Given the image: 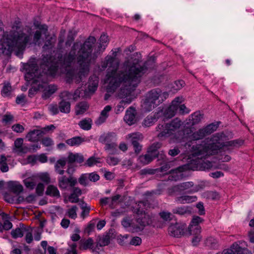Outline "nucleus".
Segmentation results:
<instances>
[{"label":"nucleus","mask_w":254,"mask_h":254,"mask_svg":"<svg viewBox=\"0 0 254 254\" xmlns=\"http://www.w3.org/2000/svg\"><path fill=\"white\" fill-rule=\"evenodd\" d=\"M101 66L102 70L108 67L105 80L108 84L107 92H113L118 87L122 86L118 97L122 100L115 108L116 113L120 114L124 111L125 106L133 100L131 92L136 87L140 77L146 71V67L135 64H131L129 62H126L124 64L125 71H118V64L115 62V58L111 56L106 57Z\"/></svg>","instance_id":"nucleus-1"},{"label":"nucleus","mask_w":254,"mask_h":254,"mask_svg":"<svg viewBox=\"0 0 254 254\" xmlns=\"http://www.w3.org/2000/svg\"><path fill=\"white\" fill-rule=\"evenodd\" d=\"M94 37H89L82 44L80 42L74 43L68 54H65L61 61L65 68L70 67L74 64L76 57L78 65L79 78L77 82H79L83 77L87 75L89 71L91 64L94 62L100 53L103 52L108 44V37L105 34L101 36L98 49L92 54V47L96 42Z\"/></svg>","instance_id":"nucleus-2"},{"label":"nucleus","mask_w":254,"mask_h":254,"mask_svg":"<svg viewBox=\"0 0 254 254\" xmlns=\"http://www.w3.org/2000/svg\"><path fill=\"white\" fill-rule=\"evenodd\" d=\"M62 58L63 59L64 57H62L60 59V63L54 61L53 57L48 55L45 56L43 55L42 59H37V64H40V66L38 77L39 80L38 89L43 92L42 97L45 100L49 98L58 89L56 85L48 84L47 75H55L58 72L59 64L61 66V72L65 73L68 77L71 79H74L76 82L79 83L76 81L79 78L78 73L75 74V71L70 68L71 66L65 68L61 61ZM81 81V80L79 82Z\"/></svg>","instance_id":"nucleus-3"},{"label":"nucleus","mask_w":254,"mask_h":254,"mask_svg":"<svg viewBox=\"0 0 254 254\" xmlns=\"http://www.w3.org/2000/svg\"><path fill=\"white\" fill-rule=\"evenodd\" d=\"M205 141L211 142L206 144L203 142L202 143L193 145L191 148L192 160L195 161V164H200V160L216 154L224 147H237L243 143L242 141L238 140L227 141V137L222 132L217 133L209 139H206Z\"/></svg>","instance_id":"nucleus-4"},{"label":"nucleus","mask_w":254,"mask_h":254,"mask_svg":"<svg viewBox=\"0 0 254 254\" xmlns=\"http://www.w3.org/2000/svg\"><path fill=\"white\" fill-rule=\"evenodd\" d=\"M31 39L30 34L25 33L22 30L12 31L7 36L6 41H0V50L7 49L10 52L15 51L16 55L20 57Z\"/></svg>","instance_id":"nucleus-5"},{"label":"nucleus","mask_w":254,"mask_h":254,"mask_svg":"<svg viewBox=\"0 0 254 254\" xmlns=\"http://www.w3.org/2000/svg\"><path fill=\"white\" fill-rule=\"evenodd\" d=\"M25 69V79L27 81H32V87L29 90V96H33L38 89L39 80L38 79L39 67L37 65V61L36 58H31L28 62L24 65Z\"/></svg>","instance_id":"nucleus-6"},{"label":"nucleus","mask_w":254,"mask_h":254,"mask_svg":"<svg viewBox=\"0 0 254 254\" xmlns=\"http://www.w3.org/2000/svg\"><path fill=\"white\" fill-rule=\"evenodd\" d=\"M138 208L136 210L138 216L135 219L136 222L134 227H132L130 230L131 233H137L142 231L144 227L150 225L152 220L150 216L145 213L144 209L148 206L147 201H140L138 204Z\"/></svg>","instance_id":"nucleus-7"},{"label":"nucleus","mask_w":254,"mask_h":254,"mask_svg":"<svg viewBox=\"0 0 254 254\" xmlns=\"http://www.w3.org/2000/svg\"><path fill=\"white\" fill-rule=\"evenodd\" d=\"M182 125L180 120L175 118L170 123L162 122L156 127V130L159 132L157 136L159 138L169 137L178 131Z\"/></svg>","instance_id":"nucleus-8"},{"label":"nucleus","mask_w":254,"mask_h":254,"mask_svg":"<svg viewBox=\"0 0 254 254\" xmlns=\"http://www.w3.org/2000/svg\"><path fill=\"white\" fill-rule=\"evenodd\" d=\"M161 146L159 142L153 143L148 149L146 154L140 155L138 158V161L142 165H145L150 163L155 158H159L160 154L157 149Z\"/></svg>","instance_id":"nucleus-9"},{"label":"nucleus","mask_w":254,"mask_h":254,"mask_svg":"<svg viewBox=\"0 0 254 254\" xmlns=\"http://www.w3.org/2000/svg\"><path fill=\"white\" fill-rule=\"evenodd\" d=\"M203 221V219L201 217L194 216L189 227V231L191 235H196L192 240V243L194 246L197 245L201 240L202 237L199 235L201 232V227L199 224L202 223Z\"/></svg>","instance_id":"nucleus-10"},{"label":"nucleus","mask_w":254,"mask_h":254,"mask_svg":"<svg viewBox=\"0 0 254 254\" xmlns=\"http://www.w3.org/2000/svg\"><path fill=\"white\" fill-rule=\"evenodd\" d=\"M218 127V125L212 123L204 127L200 128L193 132L190 136L192 140H198L215 131Z\"/></svg>","instance_id":"nucleus-11"},{"label":"nucleus","mask_w":254,"mask_h":254,"mask_svg":"<svg viewBox=\"0 0 254 254\" xmlns=\"http://www.w3.org/2000/svg\"><path fill=\"white\" fill-rule=\"evenodd\" d=\"M168 96L166 92H162L159 88L153 89L147 92L146 97L157 106L162 103Z\"/></svg>","instance_id":"nucleus-12"},{"label":"nucleus","mask_w":254,"mask_h":254,"mask_svg":"<svg viewBox=\"0 0 254 254\" xmlns=\"http://www.w3.org/2000/svg\"><path fill=\"white\" fill-rule=\"evenodd\" d=\"M193 187L194 183L192 182H183L170 189L168 193L170 195H173L174 192L176 191H185L189 193H193L194 192H191Z\"/></svg>","instance_id":"nucleus-13"},{"label":"nucleus","mask_w":254,"mask_h":254,"mask_svg":"<svg viewBox=\"0 0 254 254\" xmlns=\"http://www.w3.org/2000/svg\"><path fill=\"white\" fill-rule=\"evenodd\" d=\"M183 101V98L177 97L172 102L171 105L163 112V115L166 118H171L174 117L179 109V106Z\"/></svg>","instance_id":"nucleus-14"},{"label":"nucleus","mask_w":254,"mask_h":254,"mask_svg":"<svg viewBox=\"0 0 254 254\" xmlns=\"http://www.w3.org/2000/svg\"><path fill=\"white\" fill-rule=\"evenodd\" d=\"M186 227L187 225L185 224H171L168 228V233L171 236L180 237L184 234Z\"/></svg>","instance_id":"nucleus-15"},{"label":"nucleus","mask_w":254,"mask_h":254,"mask_svg":"<svg viewBox=\"0 0 254 254\" xmlns=\"http://www.w3.org/2000/svg\"><path fill=\"white\" fill-rule=\"evenodd\" d=\"M58 180L59 187L62 190H66L68 186L73 187L77 183L76 179L71 176L66 178L62 176L58 177Z\"/></svg>","instance_id":"nucleus-16"},{"label":"nucleus","mask_w":254,"mask_h":254,"mask_svg":"<svg viewBox=\"0 0 254 254\" xmlns=\"http://www.w3.org/2000/svg\"><path fill=\"white\" fill-rule=\"evenodd\" d=\"M188 167L187 165H183L177 169L172 170L170 172L169 179L172 181H177L182 179L184 177L183 171L187 170Z\"/></svg>","instance_id":"nucleus-17"},{"label":"nucleus","mask_w":254,"mask_h":254,"mask_svg":"<svg viewBox=\"0 0 254 254\" xmlns=\"http://www.w3.org/2000/svg\"><path fill=\"white\" fill-rule=\"evenodd\" d=\"M163 115V111L160 110L153 115L148 116L143 121L144 127H150L153 125Z\"/></svg>","instance_id":"nucleus-18"},{"label":"nucleus","mask_w":254,"mask_h":254,"mask_svg":"<svg viewBox=\"0 0 254 254\" xmlns=\"http://www.w3.org/2000/svg\"><path fill=\"white\" fill-rule=\"evenodd\" d=\"M44 132L40 129H34L29 131L26 136L28 141L31 142H37L42 137Z\"/></svg>","instance_id":"nucleus-19"},{"label":"nucleus","mask_w":254,"mask_h":254,"mask_svg":"<svg viewBox=\"0 0 254 254\" xmlns=\"http://www.w3.org/2000/svg\"><path fill=\"white\" fill-rule=\"evenodd\" d=\"M14 150L18 154L26 153L30 148L23 144V139L22 138H18L14 141Z\"/></svg>","instance_id":"nucleus-20"},{"label":"nucleus","mask_w":254,"mask_h":254,"mask_svg":"<svg viewBox=\"0 0 254 254\" xmlns=\"http://www.w3.org/2000/svg\"><path fill=\"white\" fill-rule=\"evenodd\" d=\"M203 118V114L200 112H195L189 117L188 120H187L186 125L189 127H192L199 124Z\"/></svg>","instance_id":"nucleus-21"},{"label":"nucleus","mask_w":254,"mask_h":254,"mask_svg":"<svg viewBox=\"0 0 254 254\" xmlns=\"http://www.w3.org/2000/svg\"><path fill=\"white\" fill-rule=\"evenodd\" d=\"M36 27L40 30H37L34 34L33 41L35 44H39V41L41 39V35L43 34L47 36L48 31V27L45 24L36 25Z\"/></svg>","instance_id":"nucleus-22"},{"label":"nucleus","mask_w":254,"mask_h":254,"mask_svg":"<svg viewBox=\"0 0 254 254\" xmlns=\"http://www.w3.org/2000/svg\"><path fill=\"white\" fill-rule=\"evenodd\" d=\"M124 121L129 126L135 123V110L133 108L130 107L126 111Z\"/></svg>","instance_id":"nucleus-23"},{"label":"nucleus","mask_w":254,"mask_h":254,"mask_svg":"<svg viewBox=\"0 0 254 254\" xmlns=\"http://www.w3.org/2000/svg\"><path fill=\"white\" fill-rule=\"evenodd\" d=\"M197 198L195 195H183L177 197L175 199V201L180 204L190 203L196 201Z\"/></svg>","instance_id":"nucleus-24"},{"label":"nucleus","mask_w":254,"mask_h":254,"mask_svg":"<svg viewBox=\"0 0 254 254\" xmlns=\"http://www.w3.org/2000/svg\"><path fill=\"white\" fill-rule=\"evenodd\" d=\"M99 141L103 144H107L116 140V135L114 133L109 132L101 135L99 139Z\"/></svg>","instance_id":"nucleus-25"},{"label":"nucleus","mask_w":254,"mask_h":254,"mask_svg":"<svg viewBox=\"0 0 254 254\" xmlns=\"http://www.w3.org/2000/svg\"><path fill=\"white\" fill-rule=\"evenodd\" d=\"M99 78L96 75L90 76L88 81V89L90 92H94L98 87Z\"/></svg>","instance_id":"nucleus-26"},{"label":"nucleus","mask_w":254,"mask_h":254,"mask_svg":"<svg viewBox=\"0 0 254 254\" xmlns=\"http://www.w3.org/2000/svg\"><path fill=\"white\" fill-rule=\"evenodd\" d=\"M72 188V191L68 196V200L71 203H77L79 201V196L81 195L82 191L79 188Z\"/></svg>","instance_id":"nucleus-27"},{"label":"nucleus","mask_w":254,"mask_h":254,"mask_svg":"<svg viewBox=\"0 0 254 254\" xmlns=\"http://www.w3.org/2000/svg\"><path fill=\"white\" fill-rule=\"evenodd\" d=\"M111 109L112 107L110 105H107L105 107L101 112L100 117L95 122L97 125H101L106 121L108 117V113L111 110Z\"/></svg>","instance_id":"nucleus-28"},{"label":"nucleus","mask_w":254,"mask_h":254,"mask_svg":"<svg viewBox=\"0 0 254 254\" xmlns=\"http://www.w3.org/2000/svg\"><path fill=\"white\" fill-rule=\"evenodd\" d=\"M142 135L139 132L129 133L126 136V139L130 142L132 144L138 142V141L142 140Z\"/></svg>","instance_id":"nucleus-29"},{"label":"nucleus","mask_w":254,"mask_h":254,"mask_svg":"<svg viewBox=\"0 0 254 254\" xmlns=\"http://www.w3.org/2000/svg\"><path fill=\"white\" fill-rule=\"evenodd\" d=\"M158 159H161L162 160L159 163L160 165H162L160 168L158 169L159 171L164 172L167 171L170 168V165L167 162L166 156L163 152H162L160 154L159 158H158Z\"/></svg>","instance_id":"nucleus-30"},{"label":"nucleus","mask_w":254,"mask_h":254,"mask_svg":"<svg viewBox=\"0 0 254 254\" xmlns=\"http://www.w3.org/2000/svg\"><path fill=\"white\" fill-rule=\"evenodd\" d=\"M157 105L151 100H149L146 96V99L141 105L142 109L146 112H149L152 110Z\"/></svg>","instance_id":"nucleus-31"},{"label":"nucleus","mask_w":254,"mask_h":254,"mask_svg":"<svg viewBox=\"0 0 254 254\" xmlns=\"http://www.w3.org/2000/svg\"><path fill=\"white\" fill-rule=\"evenodd\" d=\"M240 252L241 247L235 243L230 249L224 250L221 254H240Z\"/></svg>","instance_id":"nucleus-32"},{"label":"nucleus","mask_w":254,"mask_h":254,"mask_svg":"<svg viewBox=\"0 0 254 254\" xmlns=\"http://www.w3.org/2000/svg\"><path fill=\"white\" fill-rule=\"evenodd\" d=\"M93 240L92 238H89L87 239H82L79 241V249L87 250L93 247Z\"/></svg>","instance_id":"nucleus-33"},{"label":"nucleus","mask_w":254,"mask_h":254,"mask_svg":"<svg viewBox=\"0 0 254 254\" xmlns=\"http://www.w3.org/2000/svg\"><path fill=\"white\" fill-rule=\"evenodd\" d=\"M46 193L48 195L53 197H59L60 193L57 187L54 185H49L46 190Z\"/></svg>","instance_id":"nucleus-34"},{"label":"nucleus","mask_w":254,"mask_h":254,"mask_svg":"<svg viewBox=\"0 0 254 254\" xmlns=\"http://www.w3.org/2000/svg\"><path fill=\"white\" fill-rule=\"evenodd\" d=\"M88 108V105L86 102L79 103L75 107V114L77 115L83 114Z\"/></svg>","instance_id":"nucleus-35"},{"label":"nucleus","mask_w":254,"mask_h":254,"mask_svg":"<svg viewBox=\"0 0 254 254\" xmlns=\"http://www.w3.org/2000/svg\"><path fill=\"white\" fill-rule=\"evenodd\" d=\"M7 160V158L5 155H0V170L2 173H6L9 171Z\"/></svg>","instance_id":"nucleus-36"},{"label":"nucleus","mask_w":254,"mask_h":254,"mask_svg":"<svg viewBox=\"0 0 254 254\" xmlns=\"http://www.w3.org/2000/svg\"><path fill=\"white\" fill-rule=\"evenodd\" d=\"M59 110L62 113H69L70 111V103L68 101L62 99L59 103Z\"/></svg>","instance_id":"nucleus-37"},{"label":"nucleus","mask_w":254,"mask_h":254,"mask_svg":"<svg viewBox=\"0 0 254 254\" xmlns=\"http://www.w3.org/2000/svg\"><path fill=\"white\" fill-rule=\"evenodd\" d=\"M23 183L27 189L32 190L35 188L37 181L34 177H29L24 179Z\"/></svg>","instance_id":"nucleus-38"},{"label":"nucleus","mask_w":254,"mask_h":254,"mask_svg":"<svg viewBox=\"0 0 254 254\" xmlns=\"http://www.w3.org/2000/svg\"><path fill=\"white\" fill-rule=\"evenodd\" d=\"M11 190L15 193H19L23 191L22 186L17 182H11L9 185Z\"/></svg>","instance_id":"nucleus-39"},{"label":"nucleus","mask_w":254,"mask_h":254,"mask_svg":"<svg viewBox=\"0 0 254 254\" xmlns=\"http://www.w3.org/2000/svg\"><path fill=\"white\" fill-rule=\"evenodd\" d=\"M189 208V207L186 206L178 207L173 209L172 212L174 214H178L179 215H183L187 213H190V212Z\"/></svg>","instance_id":"nucleus-40"},{"label":"nucleus","mask_w":254,"mask_h":254,"mask_svg":"<svg viewBox=\"0 0 254 254\" xmlns=\"http://www.w3.org/2000/svg\"><path fill=\"white\" fill-rule=\"evenodd\" d=\"M24 230H26V229L23 226L22 228H16L11 231V235L14 239L21 238L23 236Z\"/></svg>","instance_id":"nucleus-41"},{"label":"nucleus","mask_w":254,"mask_h":254,"mask_svg":"<svg viewBox=\"0 0 254 254\" xmlns=\"http://www.w3.org/2000/svg\"><path fill=\"white\" fill-rule=\"evenodd\" d=\"M83 141V139L79 136H76L66 140V142L70 146H77Z\"/></svg>","instance_id":"nucleus-42"},{"label":"nucleus","mask_w":254,"mask_h":254,"mask_svg":"<svg viewBox=\"0 0 254 254\" xmlns=\"http://www.w3.org/2000/svg\"><path fill=\"white\" fill-rule=\"evenodd\" d=\"M46 36V38L47 39L46 40L45 44L43 47L44 51L51 49L54 47L56 42V38L55 37H51L49 39H48L47 36Z\"/></svg>","instance_id":"nucleus-43"},{"label":"nucleus","mask_w":254,"mask_h":254,"mask_svg":"<svg viewBox=\"0 0 254 254\" xmlns=\"http://www.w3.org/2000/svg\"><path fill=\"white\" fill-rule=\"evenodd\" d=\"M105 149L109 154H115L117 151V144L115 141L108 143L105 144Z\"/></svg>","instance_id":"nucleus-44"},{"label":"nucleus","mask_w":254,"mask_h":254,"mask_svg":"<svg viewBox=\"0 0 254 254\" xmlns=\"http://www.w3.org/2000/svg\"><path fill=\"white\" fill-rule=\"evenodd\" d=\"M92 121L90 119H84L78 123L79 127L84 130H89L91 128Z\"/></svg>","instance_id":"nucleus-45"},{"label":"nucleus","mask_w":254,"mask_h":254,"mask_svg":"<svg viewBox=\"0 0 254 254\" xmlns=\"http://www.w3.org/2000/svg\"><path fill=\"white\" fill-rule=\"evenodd\" d=\"M122 225L124 227L127 229V231L130 232H131L130 230L131 228L136 226L134 222L130 221L128 218H125L123 219L122 221Z\"/></svg>","instance_id":"nucleus-46"},{"label":"nucleus","mask_w":254,"mask_h":254,"mask_svg":"<svg viewBox=\"0 0 254 254\" xmlns=\"http://www.w3.org/2000/svg\"><path fill=\"white\" fill-rule=\"evenodd\" d=\"M77 209L78 208L76 206H72L70 208L67 210L65 214L69 218L75 219L77 218L76 212Z\"/></svg>","instance_id":"nucleus-47"},{"label":"nucleus","mask_w":254,"mask_h":254,"mask_svg":"<svg viewBox=\"0 0 254 254\" xmlns=\"http://www.w3.org/2000/svg\"><path fill=\"white\" fill-rule=\"evenodd\" d=\"M82 212L81 213V217L84 219L86 217L89 215L90 210L91 209L90 206L88 205L87 203L83 202L81 206Z\"/></svg>","instance_id":"nucleus-48"},{"label":"nucleus","mask_w":254,"mask_h":254,"mask_svg":"<svg viewBox=\"0 0 254 254\" xmlns=\"http://www.w3.org/2000/svg\"><path fill=\"white\" fill-rule=\"evenodd\" d=\"M159 215L164 221L168 222L172 219L173 215L169 211H161L159 212Z\"/></svg>","instance_id":"nucleus-49"},{"label":"nucleus","mask_w":254,"mask_h":254,"mask_svg":"<svg viewBox=\"0 0 254 254\" xmlns=\"http://www.w3.org/2000/svg\"><path fill=\"white\" fill-rule=\"evenodd\" d=\"M218 241L212 237H209L206 241V245L212 249L216 248L218 246Z\"/></svg>","instance_id":"nucleus-50"},{"label":"nucleus","mask_w":254,"mask_h":254,"mask_svg":"<svg viewBox=\"0 0 254 254\" xmlns=\"http://www.w3.org/2000/svg\"><path fill=\"white\" fill-rule=\"evenodd\" d=\"M38 178L46 184H49L50 182V177L49 173L47 172L41 173L38 174Z\"/></svg>","instance_id":"nucleus-51"},{"label":"nucleus","mask_w":254,"mask_h":254,"mask_svg":"<svg viewBox=\"0 0 254 254\" xmlns=\"http://www.w3.org/2000/svg\"><path fill=\"white\" fill-rule=\"evenodd\" d=\"M121 195L120 194H117L112 197H110V201H112V203H110V207L112 209L115 208L118 204Z\"/></svg>","instance_id":"nucleus-52"},{"label":"nucleus","mask_w":254,"mask_h":254,"mask_svg":"<svg viewBox=\"0 0 254 254\" xmlns=\"http://www.w3.org/2000/svg\"><path fill=\"white\" fill-rule=\"evenodd\" d=\"M11 87L9 83L4 84L1 90V94L4 97L9 96L11 93Z\"/></svg>","instance_id":"nucleus-53"},{"label":"nucleus","mask_w":254,"mask_h":254,"mask_svg":"<svg viewBox=\"0 0 254 254\" xmlns=\"http://www.w3.org/2000/svg\"><path fill=\"white\" fill-rule=\"evenodd\" d=\"M79 184L83 186H86L89 183L88 174H82L78 179Z\"/></svg>","instance_id":"nucleus-54"},{"label":"nucleus","mask_w":254,"mask_h":254,"mask_svg":"<svg viewBox=\"0 0 254 254\" xmlns=\"http://www.w3.org/2000/svg\"><path fill=\"white\" fill-rule=\"evenodd\" d=\"M100 163V158H96L95 157H91L88 159L85 164L91 167L97 163Z\"/></svg>","instance_id":"nucleus-55"},{"label":"nucleus","mask_w":254,"mask_h":254,"mask_svg":"<svg viewBox=\"0 0 254 254\" xmlns=\"http://www.w3.org/2000/svg\"><path fill=\"white\" fill-rule=\"evenodd\" d=\"M69 248L67 249L66 252L64 254H77L76 250L77 245L75 243L68 244Z\"/></svg>","instance_id":"nucleus-56"},{"label":"nucleus","mask_w":254,"mask_h":254,"mask_svg":"<svg viewBox=\"0 0 254 254\" xmlns=\"http://www.w3.org/2000/svg\"><path fill=\"white\" fill-rule=\"evenodd\" d=\"M185 85V82L183 80H178L175 82L172 88L174 92H176L181 89Z\"/></svg>","instance_id":"nucleus-57"},{"label":"nucleus","mask_w":254,"mask_h":254,"mask_svg":"<svg viewBox=\"0 0 254 254\" xmlns=\"http://www.w3.org/2000/svg\"><path fill=\"white\" fill-rule=\"evenodd\" d=\"M107 162L110 166H115L118 164L119 159L117 157L110 156L107 158Z\"/></svg>","instance_id":"nucleus-58"},{"label":"nucleus","mask_w":254,"mask_h":254,"mask_svg":"<svg viewBox=\"0 0 254 254\" xmlns=\"http://www.w3.org/2000/svg\"><path fill=\"white\" fill-rule=\"evenodd\" d=\"M206 186L205 182H201V183L194 185V187L191 190V192H194V193L198 192V191L203 189Z\"/></svg>","instance_id":"nucleus-59"},{"label":"nucleus","mask_w":254,"mask_h":254,"mask_svg":"<svg viewBox=\"0 0 254 254\" xmlns=\"http://www.w3.org/2000/svg\"><path fill=\"white\" fill-rule=\"evenodd\" d=\"M11 128L14 131L18 133H21L24 130V127L19 124L13 125Z\"/></svg>","instance_id":"nucleus-60"},{"label":"nucleus","mask_w":254,"mask_h":254,"mask_svg":"<svg viewBox=\"0 0 254 254\" xmlns=\"http://www.w3.org/2000/svg\"><path fill=\"white\" fill-rule=\"evenodd\" d=\"M42 143L44 146L49 147L51 146L54 144V141L49 137H45L42 139Z\"/></svg>","instance_id":"nucleus-61"},{"label":"nucleus","mask_w":254,"mask_h":254,"mask_svg":"<svg viewBox=\"0 0 254 254\" xmlns=\"http://www.w3.org/2000/svg\"><path fill=\"white\" fill-rule=\"evenodd\" d=\"M48 110L52 115H56L59 113V108L57 104H50L48 106Z\"/></svg>","instance_id":"nucleus-62"},{"label":"nucleus","mask_w":254,"mask_h":254,"mask_svg":"<svg viewBox=\"0 0 254 254\" xmlns=\"http://www.w3.org/2000/svg\"><path fill=\"white\" fill-rule=\"evenodd\" d=\"M89 181L95 182L98 181L100 179V176L95 173H91L88 174Z\"/></svg>","instance_id":"nucleus-63"},{"label":"nucleus","mask_w":254,"mask_h":254,"mask_svg":"<svg viewBox=\"0 0 254 254\" xmlns=\"http://www.w3.org/2000/svg\"><path fill=\"white\" fill-rule=\"evenodd\" d=\"M61 97L65 101L70 100L72 97V94L66 91H64L61 94Z\"/></svg>","instance_id":"nucleus-64"}]
</instances>
